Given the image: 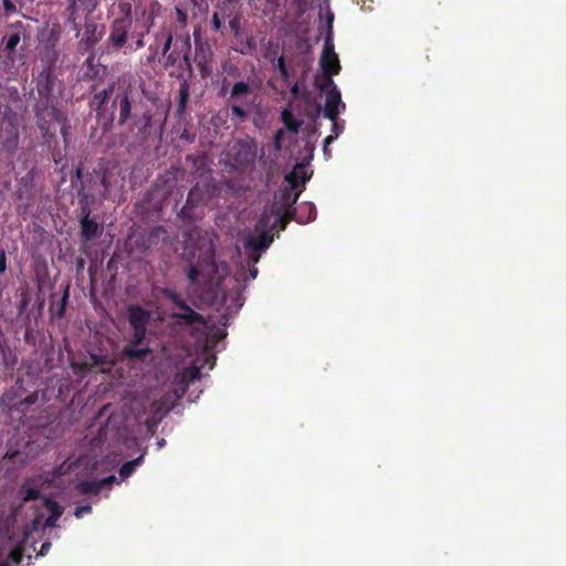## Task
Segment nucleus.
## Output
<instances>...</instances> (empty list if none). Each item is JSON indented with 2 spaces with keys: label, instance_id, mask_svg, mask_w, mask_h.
I'll list each match as a JSON object with an SVG mask.
<instances>
[{
  "label": "nucleus",
  "instance_id": "nucleus-36",
  "mask_svg": "<svg viewBox=\"0 0 566 566\" xmlns=\"http://www.w3.org/2000/svg\"><path fill=\"white\" fill-rule=\"evenodd\" d=\"M333 76L334 75L323 74L322 82L317 83L319 91L327 94L331 90H338L333 81Z\"/></svg>",
  "mask_w": 566,
  "mask_h": 566
},
{
  "label": "nucleus",
  "instance_id": "nucleus-56",
  "mask_svg": "<svg viewBox=\"0 0 566 566\" xmlns=\"http://www.w3.org/2000/svg\"><path fill=\"white\" fill-rule=\"evenodd\" d=\"M298 93H300V84L296 82L291 87V94L294 98H296L298 96Z\"/></svg>",
  "mask_w": 566,
  "mask_h": 566
},
{
  "label": "nucleus",
  "instance_id": "nucleus-13",
  "mask_svg": "<svg viewBox=\"0 0 566 566\" xmlns=\"http://www.w3.org/2000/svg\"><path fill=\"white\" fill-rule=\"evenodd\" d=\"M319 66L323 74L337 75L340 71L339 60L335 53L331 34H326L324 49L319 60Z\"/></svg>",
  "mask_w": 566,
  "mask_h": 566
},
{
  "label": "nucleus",
  "instance_id": "nucleus-9",
  "mask_svg": "<svg viewBox=\"0 0 566 566\" xmlns=\"http://www.w3.org/2000/svg\"><path fill=\"white\" fill-rule=\"evenodd\" d=\"M266 226L268 220L263 214L255 228L256 231L261 229V232L256 235H251L245 240L244 248L251 251L250 259L254 262L259 261L260 252L266 250L273 241V235L269 231L263 230Z\"/></svg>",
  "mask_w": 566,
  "mask_h": 566
},
{
  "label": "nucleus",
  "instance_id": "nucleus-59",
  "mask_svg": "<svg viewBox=\"0 0 566 566\" xmlns=\"http://www.w3.org/2000/svg\"><path fill=\"white\" fill-rule=\"evenodd\" d=\"M342 129H343V127L339 126V124L337 123V119H335V122H333V133L335 134V137H337L339 135Z\"/></svg>",
  "mask_w": 566,
  "mask_h": 566
},
{
  "label": "nucleus",
  "instance_id": "nucleus-19",
  "mask_svg": "<svg viewBox=\"0 0 566 566\" xmlns=\"http://www.w3.org/2000/svg\"><path fill=\"white\" fill-rule=\"evenodd\" d=\"M91 209L85 206L82 208V219L80 221L81 223V238L84 242H88L92 239L96 238L101 231L98 223L91 219Z\"/></svg>",
  "mask_w": 566,
  "mask_h": 566
},
{
  "label": "nucleus",
  "instance_id": "nucleus-40",
  "mask_svg": "<svg viewBox=\"0 0 566 566\" xmlns=\"http://www.w3.org/2000/svg\"><path fill=\"white\" fill-rule=\"evenodd\" d=\"M201 269L198 265H190L187 277L191 284H195L200 275Z\"/></svg>",
  "mask_w": 566,
  "mask_h": 566
},
{
  "label": "nucleus",
  "instance_id": "nucleus-32",
  "mask_svg": "<svg viewBox=\"0 0 566 566\" xmlns=\"http://www.w3.org/2000/svg\"><path fill=\"white\" fill-rule=\"evenodd\" d=\"M200 268H206L208 270V276L211 281L214 280V273L219 271V265L214 261V251L213 248L210 247L209 254L205 260V264L199 263Z\"/></svg>",
  "mask_w": 566,
  "mask_h": 566
},
{
  "label": "nucleus",
  "instance_id": "nucleus-15",
  "mask_svg": "<svg viewBox=\"0 0 566 566\" xmlns=\"http://www.w3.org/2000/svg\"><path fill=\"white\" fill-rule=\"evenodd\" d=\"M55 82L54 70L51 66L43 69L35 78L38 95L53 97Z\"/></svg>",
  "mask_w": 566,
  "mask_h": 566
},
{
  "label": "nucleus",
  "instance_id": "nucleus-48",
  "mask_svg": "<svg viewBox=\"0 0 566 566\" xmlns=\"http://www.w3.org/2000/svg\"><path fill=\"white\" fill-rule=\"evenodd\" d=\"M274 67L277 72L284 71L286 69L285 57L284 55H280L274 64Z\"/></svg>",
  "mask_w": 566,
  "mask_h": 566
},
{
  "label": "nucleus",
  "instance_id": "nucleus-52",
  "mask_svg": "<svg viewBox=\"0 0 566 566\" xmlns=\"http://www.w3.org/2000/svg\"><path fill=\"white\" fill-rule=\"evenodd\" d=\"M99 484L102 485V489L106 488L107 485L113 484L116 481L115 475H109L107 478H104L102 480H98Z\"/></svg>",
  "mask_w": 566,
  "mask_h": 566
},
{
  "label": "nucleus",
  "instance_id": "nucleus-55",
  "mask_svg": "<svg viewBox=\"0 0 566 566\" xmlns=\"http://www.w3.org/2000/svg\"><path fill=\"white\" fill-rule=\"evenodd\" d=\"M280 74H281V78L283 80V82H285V83L290 82L291 74H290V71L287 67L284 71H281Z\"/></svg>",
  "mask_w": 566,
  "mask_h": 566
},
{
  "label": "nucleus",
  "instance_id": "nucleus-5",
  "mask_svg": "<svg viewBox=\"0 0 566 566\" xmlns=\"http://www.w3.org/2000/svg\"><path fill=\"white\" fill-rule=\"evenodd\" d=\"M115 10H117L118 17H116L111 23L108 42L115 50H119L126 45L129 30L133 24L132 4L128 1H119L117 4H113V14L115 13Z\"/></svg>",
  "mask_w": 566,
  "mask_h": 566
},
{
  "label": "nucleus",
  "instance_id": "nucleus-42",
  "mask_svg": "<svg viewBox=\"0 0 566 566\" xmlns=\"http://www.w3.org/2000/svg\"><path fill=\"white\" fill-rule=\"evenodd\" d=\"M293 6L297 10V18H301L306 11L307 0H293Z\"/></svg>",
  "mask_w": 566,
  "mask_h": 566
},
{
  "label": "nucleus",
  "instance_id": "nucleus-23",
  "mask_svg": "<svg viewBox=\"0 0 566 566\" xmlns=\"http://www.w3.org/2000/svg\"><path fill=\"white\" fill-rule=\"evenodd\" d=\"M125 358L130 360H139L144 361L146 357L153 354V350L149 347H138L135 345H126L122 352Z\"/></svg>",
  "mask_w": 566,
  "mask_h": 566
},
{
  "label": "nucleus",
  "instance_id": "nucleus-22",
  "mask_svg": "<svg viewBox=\"0 0 566 566\" xmlns=\"http://www.w3.org/2000/svg\"><path fill=\"white\" fill-rule=\"evenodd\" d=\"M316 218V207L312 202H302L295 210H293L292 220L298 223H307Z\"/></svg>",
  "mask_w": 566,
  "mask_h": 566
},
{
  "label": "nucleus",
  "instance_id": "nucleus-62",
  "mask_svg": "<svg viewBox=\"0 0 566 566\" xmlns=\"http://www.w3.org/2000/svg\"><path fill=\"white\" fill-rule=\"evenodd\" d=\"M221 269L223 272H226L228 270V265L226 263H221Z\"/></svg>",
  "mask_w": 566,
  "mask_h": 566
},
{
  "label": "nucleus",
  "instance_id": "nucleus-18",
  "mask_svg": "<svg viewBox=\"0 0 566 566\" xmlns=\"http://www.w3.org/2000/svg\"><path fill=\"white\" fill-rule=\"evenodd\" d=\"M128 323L132 328H147L151 313L138 304L127 307Z\"/></svg>",
  "mask_w": 566,
  "mask_h": 566
},
{
  "label": "nucleus",
  "instance_id": "nucleus-43",
  "mask_svg": "<svg viewBox=\"0 0 566 566\" xmlns=\"http://www.w3.org/2000/svg\"><path fill=\"white\" fill-rule=\"evenodd\" d=\"M2 4L6 14L14 13L17 11V6L11 0H2Z\"/></svg>",
  "mask_w": 566,
  "mask_h": 566
},
{
  "label": "nucleus",
  "instance_id": "nucleus-24",
  "mask_svg": "<svg viewBox=\"0 0 566 566\" xmlns=\"http://www.w3.org/2000/svg\"><path fill=\"white\" fill-rule=\"evenodd\" d=\"M178 95H179V99H178V105H177V109H176V115L178 117H182L186 113L187 104H188L189 96H190V85L187 81H184L180 84Z\"/></svg>",
  "mask_w": 566,
  "mask_h": 566
},
{
  "label": "nucleus",
  "instance_id": "nucleus-37",
  "mask_svg": "<svg viewBox=\"0 0 566 566\" xmlns=\"http://www.w3.org/2000/svg\"><path fill=\"white\" fill-rule=\"evenodd\" d=\"M147 334V328H133V337L128 345L139 346L144 343Z\"/></svg>",
  "mask_w": 566,
  "mask_h": 566
},
{
  "label": "nucleus",
  "instance_id": "nucleus-2",
  "mask_svg": "<svg viewBox=\"0 0 566 566\" xmlns=\"http://www.w3.org/2000/svg\"><path fill=\"white\" fill-rule=\"evenodd\" d=\"M31 39V25L21 20L8 23L4 28L0 51L7 64H14L18 53L23 55Z\"/></svg>",
  "mask_w": 566,
  "mask_h": 566
},
{
  "label": "nucleus",
  "instance_id": "nucleus-63",
  "mask_svg": "<svg viewBox=\"0 0 566 566\" xmlns=\"http://www.w3.org/2000/svg\"><path fill=\"white\" fill-rule=\"evenodd\" d=\"M61 132H62V135H63V136H64V138H65V137H66V128H65V127H63V128L61 129Z\"/></svg>",
  "mask_w": 566,
  "mask_h": 566
},
{
  "label": "nucleus",
  "instance_id": "nucleus-30",
  "mask_svg": "<svg viewBox=\"0 0 566 566\" xmlns=\"http://www.w3.org/2000/svg\"><path fill=\"white\" fill-rule=\"evenodd\" d=\"M76 489L82 494H97V493H99L103 490L98 480H84V481H81V482H78Z\"/></svg>",
  "mask_w": 566,
  "mask_h": 566
},
{
  "label": "nucleus",
  "instance_id": "nucleus-4",
  "mask_svg": "<svg viewBox=\"0 0 566 566\" xmlns=\"http://www.w3.org/2000/svg\"><path fill=\"white\" fill-rule=\"evenodd\" d=\"M65 27L74 31L77 41V52L85 54L94 51L95 45L103 39L105 34V25L97 23L94 19L85 17L84 24L81 25L80 19L74 23H64Z\"/></svg>",
  "mask_w": 566,
  "mask_h": 566
},
{
  "label": "nucleus",
  "instance_id": "nucleus-57",
  "mask_svg": "<svg viewBox=\"0 0 566 566\" xmlns=\"http://www.w3.org/2000/svg\"><path fill=\"white\" fill-rule=\"evenodd\" d=\"M334 138H335V137H333V136H327V137L325 138V140H324V144H325V145H324V154H325L326 156H331V155H329V151H328V149H327V144L332 143V142L334 140Z\"/></svg>",
  "mask_w": 566,
  "mask_h": 566
},
{
  "label": "nucleus",
  "instance_id": "nucleus-39",
  "mask_svg": "<svg viewBox=\"0 0 566 566\" xmlns=\"http://www.w3.org/2000/svg\"><path fill=\"white\" fill-rule=\"evenodd\" d=\"M264 9L263 13L269 14H275L279 8V1L277 0H264Z\"/></svg>",
  "mask_w": 566,
  "mask_h": 566
},
{
  "label": "nucleus",
  "instance_id": "nucleus-45",
  "mask_svg": "<svg viewBox=\"0 0 566 566\" xmlns=\"http://www.w3.org/2000/svg\"><path fill=\"white\" fill-rule=\"evenodd\" d=\"M92 511V506L90 504L81 505L75 509V516L81 518L84 513H90Z\"/></svg>",
  "mask_w": 566,
  "mask_h": 566
},
{
  "label": "nucleus",
  "instance_id": "nucleus-53",
  "mask_svg": "<svg viewBox=\"0 0 566 566\" xmlns=\"http://www.w3.org/2000/svg\"><path fill=\"white\" fill-rule=\"evenodd\" d=\"M176 12H177V17H178V22L180 24L185 25L187 22V14L179 8H176Z\"/></svg>",
  "mask_w": 566,
  "mask_h": 566
},
{
  "label": "nucleus",
  "instance_id": "nucleus-1",
  "mask_svg": "<svg viewBox=\"0 0 566 566\" xmlns=\"http://www.w3.org/2000/svg\"><path fill=\"white\" fill-rule=\"evenodd\" d=\"M90 106L95 111L103 133H108L115 120L118 126H124L134 115L133 92L127 87L117 86L113 81L103 91L93 95Z\"/></svg>",
  "mask_w": 566,
  "mask_h": 566
},
{
  "label": "nucleus",
  "instance_id": "nucleus-25",
  "mask_svg": "<svg viewBox=\"0 0 566 566\" xmlns=\"http://www.w3.org/2000/svg\"><path fill=\"white\" fill-rule=\"evenodd\" d=\"M281 120L286 129L294 134H297L303 125V120L296 119L289 108L282 111Z\"/></svg>",
  "mask_w": 566,
  "mask_h": 566
},
{
  "label": "nucleus",
  "instance_id": "nucleus-47",
  "mask_svg": "<svg viewBox=\"0 0 566 566\" xmlns=\"http://www.w3.org/2000/svg\"><path fill=\"white\" fill-rule=\"evenodd\" d=\"M284 137V130L283 129H279L276 130L275 135H274V146L276 149H281V142Z\"/></svg>",
  "mask_w": 566,
  "mask_h": 566
},
{
  "label": "nucleus",
  "instance_id": "nucleus-21",
  "mask_svg": "<svg viewBox=\"0 0 566 566\" xmlns=\"http://www.w3.org/2000/svg\"><path fill=\"white\" fill-rule=\"evenodd\" d=\"M35 116V124L38 128L40 129L42 137L50 143L54 137L55 134L51 129V123L53 119L56 118V113H42V114H34Z\"/></svg>",
  "mask_w": 566,
  "mask_h": 566
},
{
  "label": "nucleus",
  "instance_id": "nucleus-26",
  "mask_svg": "<svg viewBox=\"0 0 566 566\" xmlns=\"http://www.w3.org/2000/svg\"><path fill=\"white\" fill-rule=\"evenodd\" d=\"M34 114L57 113L54 106V98L49 96H39L34 104Z\"/></svg>",
  "mask_w": 566,
  "mask_h": 566
},
{
  "label": "nucleus",
  "instance_id": "nucleus-17",
  "mask_svg": "<svg viewBox=\"0 0 566 566\" xmlns=\"http://www.w3.org/2000/svg\"><path fill=\"white\" fill-rule=\"evenodd\" d=\"M87 53L88 56L86 57L82 69V77L84 81H99L105 75L106 69L97 62L94 51Z\"/></svg>",
  "mask_w": 566,
  "mask_h": 566
},
{
  "label": "nucleus",
  "instance_id": "nucleus-44",
  "mask_svg": "<svg viewBox=\"0 0 566 566\" xmlns=\"http://www.w3.org/2000/svg\"><path fill=\"white\" fill-rule=\"evenodd\" d=\"M333 22H334V13L332 11H327V13H326L327 34H331V39H333Z\"/></svg>",
  "mask_w": 566,
  "mask_h": 566
},
{
  "label": "nucleus",
  "instance_id": "nucleus-10",
  "mask_svg": "<svg viewBox=\"0 0 566 566\" xmlns=\"http://www.w3.org/2000/svg\"><path fill=\"white\" fill-rule=\"evenodd\" d=\"M164 295L181 312L174 313L172 317L185 322L187 325L192 324H203L205 318L201 314L193 311L187 302L182 298V296L174 290L166 289L164 291Z\"/></svg>",
  "mask_w": 566,
  "mask_h": 566
},
{
  "label": "nucleus",
  "instance_id": "nucleus-29",
  "mask_svg": "<svg viewBox=\"0 0 566 566\" xmlns=\"http://www.w3.org/2000/svg\"><path fill=\"white\" fill-rule=\"evenodd\" d=\"M144 462V454H140L138 458L125 462L119 469V476L122 480L129 478L136 470L138 465Z\"/></svg>",
  "mask_w": 566,
  "mask_h": 566
},
{
  "label": "nucleus",
  "instance_id": "nucleus-20",
  "mask_svg": "<svg viewBox=\"0 0 566 566\" xmlns=\"http://www.w3.org/2000/svg\"><path fill=\"white\" fill-rule=\"evenodd\" d=\"M340 108H345V104L342 102L340 92L338 90H331L326 94V103L324 107V115L332 122L337 119Z\"/></svg>",
  "mask_w": 566,
  "mask_h": 566
},
{
  "label": "nucleus",
  "instance_id": "nucleus-16",
  "mask_svg": "<svg viewBox=\"0 0 566 566\" xmlns=\"http://www.w3.org/2000/svg\"><path fill=\"white\" fill-rule=\"evenodd\" d=\"M1 149L8 154H13L19 145V125L0 126Z\"/></svg>",
  "mask_w": 566,
  "mask_h": 566
},
{
  "label": "nucleus",
  "instance_id": "nucleus-28",
  "mask_svg": "<svg viewBox=\"0 0 566 566\" xmlns=\"http://www.w3.org/2000/svg\"><path fill=\"white\" fill-rule=\"evenodd\" d=\"M251 87L247 82L240 81L233 84L230 92V99L241 101L251 94Z\"/></svg>",
  "mask_w": 566,
  "mask_h": 566
},
{
  "label": "nucleus",
  "instance_id": "nucleus-38",
  "mask_svg": "<svg viewBox=\"0 0 566 566\" xmlns=\"http://www.w3.org/2000/svg\"><path fill=\"white\" fill-rule=\"evenodd\" d=\"M22 494L24 502L38 500L41 496V493L38 489L27 486L22 488Z\"/></svg>",
  "mask_w": 566,
  "mask_h": 566
},
{
  "label": "nucleus",
  "instance_id": "nucleus-6",
  "mask_svg": "<svg viewBox=\"0 0 566 566\" xmlns=\"http://www.w3.org/2000/svg\"><path fill=\"white\" fill-rule=\"evenodd\" d=\"M227 158L234 170L240 172L251 170L256 158L255 142L250 137L234 140L227 151Z\"/></svg>",
  "mask_w": 566,
  "mask_h": 566
},
{
  "label": "nucleus",
  "instance_id": "nucleus-51",
  "mask_svg": "<svg viewBox=\"0 0 566 566\" xmlns=\"http://www.w3.org/2000/svg\"><path fill=\"white\" fill-rule=\"evenodd\" d=\"M211 23H212V29L214 31H219L221 29V20L217 12L213 13Z\"/></svg>",
  "mask_w": 566,
  "mask_h": 566
},
{
  "label": "nucleus",
  "instance_id": "nucleus-49",
  "mask_svg": "<svg viewBox=\"0 0 566 566\" xmlns=\"http://www.w3.org/2000/svg\"><path fill=\"white\" fill-rule=\"evenodd\" d=\"M179 67L188 70L190 73L192 72V66L188 54L184 55L182 62L180 63Z\"/></svg>",
  "mask_w": 566,
  "mask_h": 566
},
{
  "label": "nucleus",
  "instance_id": "nucleus-3",
  "mask_svg": "<svg viewBox=\"0 0 566 566\" xmlns=\"http://www.w3.org/2000/svg\"><path fill=\"white\" fill-rule=\"evenodd\" d=\"M177 184L174 171L167 170L159 175L151 188L145 193L142 201L146 211H160L165 201L169 198Z\"/></svg>",
  "mask_w": 566,
  "mask_h": 566
},
{
  "label": "nucleus",
  "instance_id": "nucleus-64",
  "mask_svg": "<svg viewBox=\"0 0 566 566\" xmlns=\"http://www.w3.org/2000/svg\"><path fill=\"white\" fill-rule=\"evenodd\" d=\"M76 176H77V178H81V169L76 170Z\"/></svg>",
  "mask_w": 566,
  "mask_h": 566
},
{
  "label": "nucleus",
  "instance_id": "nucleus-31",
  "mask_svg": "<svg viewBox=\"0 0 566 566\" xmlns=\"http://www.w3.org/2000/svg\"><path fill=\"white\" fill-rule=\"evenodd\" d=\"M67 300H69V285L65 287L61 301L56 305L52 304L50 306V312H51V315L53 317L62 318L64 316L65 310H66Z\"/></svg>",
  "mask_w": 566,
  "mask_h": 566
},
{
  "label": "nucleus",
  "instance_id": "nucleus-8",
  "mask_svg": "<svg viewBox=\"0 0 566 566\" xmlns=\"http://www.w3.org/2000/svg\"><path fill=\"white\" fill-rule=\"evenodd\" d=\"M161 9V4L155 0L147 9H143L140 12L136 11V24L132 32V36L136 38L135 44L137 49L145 46L144 38L149 33L155 18L158 15Z\"/></svg>",
  "mask_w": 566,
  "mask_h": 566
},
{
  "label": "nucleus",
  "instance_id": "nucleus-60",
  "mask_svg": "<svg viewBox=\"0 0 566 566\" xmlns=\"http://www.w3.org/2000/svg\"><path fill=\"white\" fill-rule=\"evenodd\" d=\"M56 521H57V518H53V516H51V515H50V516L45 520L44 525H45L46 527H53V526H55Z\"/></svg>",
  "mask_w": 566,
  "mask_h": 566
},
{
  "label": "nucleus",
  "instance_id": "nucleus-61",
  "mask_svg": "<svg viewBox=\"0 0 566 566\" xmlns=\"http://www.w3.org/2000/svg\"><path fill=\"white\" fill-rule=\"evenodd\" d=\"M256 274H258V270L255 268L250 270V275H251L252 279H255Z\"/></svg>",
  "mask_w": 566,
  "mask_h": 566
},
{
  "label": "nucleus",
  "instance_id": "nucleus-50",
  "mask_svg": "<svg viewBox=\"0 0 566 566\" xmlns=\"http://www.w3.org/2000/svg\"><path fill=\"white\" fill-rule=\"evenodd\" d=\"M7 270V255L4 250H0V273L6 272Z\"/></svg>",
  "mask_w": 566,
  "mask_h": 566
},
{
  "label": "nucleus",
  "instance_id": "nucleus-12",
  "mask_svg": "<svg viewBox=\"0 0 566 566\" xmlns=\"http://www.w3.org/2000/svg\"><path fill=\"white\" fill-rule=\"evenodd\" d=\"M64 23H74L80 19L81 12H85L86 15L93 13L99 4V0H64Z\"/></svg>",
  "mask_w": 566,
  "mask_h": 566
},
{
  "label": "nucleus",
  "instance_id": "nucleus-41",
  "mask_svg": "<svg viewBox=\"0 0 566 566\" xmlns=\"http://www.w3.org/2000/svg\"><path fill=\"white\" fill-rule=\"evenodd\" d=\"M230 109L232 115L238 116L242 120L248 117V112L240 105L233 104Z\"/></svg>",
  "mask_w": 566,
  "mask_h": 566
},
{
  "label": "nucleus",
  "instance_id": "nucleus-46",
  "mask_svg": "<svg viewBox=\"0 0 566 566\" xmlns=\"http://www.w3.org/2000/svg\"><path fill=\"white\" fill-rule=\"evenodd\" d=\"M178 59V54L176 52H171L167 55L165 67H169L176 64Z\"/></svg>",
  "mask_w": 566,
  "mask_h": 566
},
{
  "label": "nucleus",
  "instance_id": "nucleus-34",
  "mask_svg": "<svg viewBox=\"0 0 566 566\" xmlns=\"http://www.w3.org/2000/svg\"><path fill=\"white\" fill-rule=\"evenodd\" d=\"M43 504L44 507L50 512V515L53 516V518L59 520L63 514V509L57 502L50 499H45Z\"/></svg>",
  "mask_w": 566,
  "mask_h": 566
},
{
  "label": "nucleus",
  "instance_id": "nucleus-7",
  "mask_svg": "<svg viewBox=\"0 0 566 566\" xmlns=\"http://www.w3.org/2000/svg\"><path fill=\"white\" fill-rule=\"evenodd\" d=\"M303 190L304 187L300 188L297 191H293V186L280 188L275 195L276 203L280 206L276 213L280 216L275 219L271 231L275 229L277 224H280L281 230L285 229L286 224L292 220L293 210H291V208L296 203Z\"/></svg>",
  "mask_w": 566,
  "mask_h": 566
},
{
  "label": "nucleus",
  "instance_id": "nucleus-11",
  "mask_svg": "<svg viewBox=\"0 0 566 566\" xmlns=\"http://www.w3.org/2000/svg\"><path fill=\"white\" fill-rule=\"evenodd\" d=\"M128 132L132 135L134 143H145L149 135L153 126V113L150 109H146L142 114L134 113L128 124Z\"/></svg>",
  "mask_w": 566,
  "mask_h": 566
},
{
  "label": "nucleus",
  "instance_id": "nucleus-27",
  "mask_svg": "<svg viewBox=\"0 0 566 566\" xmlns=\"http://www.w3.org/2000/svg\"><path fill=\"white\" fill-rule=\"evenodd\" d=\"M311 176H307L306 172L300 174L296 168L293 169L290 174L285 176L286 186H293V191H297L300 181L302 182L301 188H305V182L310 179Z\"/></svg>",
  "mask_w": 566,
  "mask_h": 566
},
{
  "label": "nucleus",
  "instance_id": "nucleus-58",
  "mask_svg": "<svg viewBox=\"0 0 566 566\" xmlns=\"http://www.w3.org/2000/svg\"><path fill=\"white\" fill-rule=\"evenodd\" d=\"M50 547H51V543L50 542L43 543L42 546H41V549H40V555L44 556L49 552Z\"/></svg>",
  "mask_w": 566,
  "mask_h": 566
},
{
  "label": "nucleus",
  "instance_id": "nucleus-54",
  "mask_svg": "<svg viewBox=\"0 0 566 566\" xmlns=\"http://www.w3.org/2000/svg\"><path fill=\"white\" fill-rule=\"evenodd\" d=\"M10 557L11 559L14 562V563H20L21 559H22V555L20 552L18 551H12L11 554H10Z\"/></svg>",
  "mask_w": 566,
  "mask_h": 566
},
{
  "label": "nucleus",
  "instance_id": "nucleus-35",
  "mask_svg": "<svg viewBox=\"0 0 566 566\" xmlns=\"http://www.w3.org/2000/svg\"><path fill=\"white\" fill-rule=\"evenodd\" d=\"M38 398H39L38 391H34V392L28 395L23 400L17 402V403L9 405V408L10 409L15 408L18 410H22L23 406L29 407V406L34 405L38 401Z\"/></svg>",
  "mask_w": 566,
  "mask_h": 566
},
{
  "label": "nucleus",
  "instance_id": "nucleus-14",
  "mask_svg": "<svg viewBox=\"0 0 566 566\" xmlns=\"http://www.w3.org/2000/svg\"><path fill=\"white\" fill-rule=\"evenodd\" d=\"M203 200V190L196 185L192 187L186 200V203L182 206L180 211L178 212V217L184 220L191 222L195 220V209L198 205Z\"/></svg>",
  "mask_w": 566,
  "mask_h": 566
},
{
  "label": "nucleus",
  "instance_id": "nucleus-33",
  "mask_svg": "<svg viewBox=\"0 0 566 566\" xmlns=\"http://www.w3.org/2000/svg\"><path fill=\"white\" fill-rule=\"evenodd\" d=\"M172 39L174 36L171 31L166 32L165 30H161L156 33V42L159 43L163 41V55H166L171 49Z\"/></svg>",
  "mask_w": 566,
  "mask_h": 566
}]
</instances>
